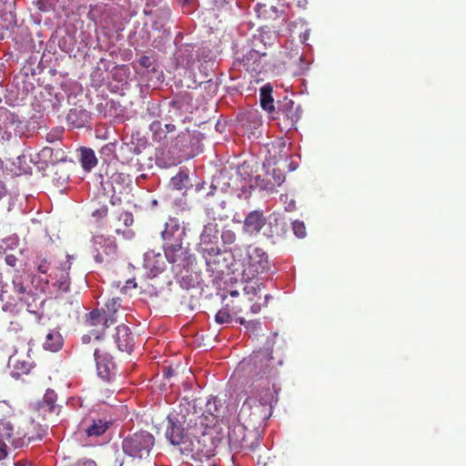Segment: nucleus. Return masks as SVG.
I'll return each instance as SVG.
<instances>
[{"instance_id": "obj_1", "label": "nucleus", "mask_w": 466, "mask_h": 466, "mask_svg": "<svg viewBox=\"0 0 466 466\" xmlns=\"http://www.w3.org/2000/svg\"><path fill=\"white\" fill-rule=\"evenodd\" d=\"M272 357L268 350L253 352L248 360L241 362V367L248 373L251 380L248 386V396L239 412L238 420L248 425L251 430L259 432L265 421L271 416L270 372Z\"/></svg>"}, {"instance_id": "obj_2", "label": "nucleus", "mask_w": 466, "mask_h": 466, "mask_svg": "<svg viewBox=\"0 0 466 466\" xmlns=\"http://www.w3.org/2000/svg\"><path fill=\"white\" fill-rule=\"evenodd\" d=\"M166 437L179 451L195 461H203L215 456L216 444L211 430L196 424L185 432V430L174 422L166 431Z\"/></svg>"}, {"instance_id": "obj_3", "label": "nucleus", "mask_w": 466, "mask_h": 466, "mask_svg": "<svg viewBox=\"0 0 466 466\" xmlns=\"http://www.w3.org/2000/svg\"><path fill=\"white\" fill-rule=\"evenodd\" d=\"M35 263L39 275H34L31 278V284L35 285L36 289L45 292L48 284L52 282L61 291L69 290V270L71 268L69 256L56 258L46 255L37 258Z\"/></svg>"}, {"instance_id": "obj_4", "label": "nucleus", "mask_w": 466, "mask_h": 466, "mask_svg": "<svg viewBox=\"0 0 466 466\" xmlns=\"http://www.w3.org/2000/svg\"><path fill=\"white\" fill-rule=\"evenodd\" d=\"M154 445L155 437L147 431H139L124 437L122 451L133 459L143 460L149 456Z\"/></svg>"}, {"instance_id": "obj_5", "label": "nucleus", "mask_w": 466, "mask_h": 466, "mask_svg": "<svg viewBox=\"0 0 466 466\" xmlns=\"http://www.w3.org/2000/svg\"><path fill=\"white\" fill-rule=\"evenodd\" d=\"M269 269L267 253L260 248L248 247L247 259L243 263V277L252 279Z\"/></svg>"}, {"instance_id": "obj_6", "label": "nucleus", "mask_w": 466, "mask_h": 466, "mask_svg": "<svg viewBox=\"0 0 466 466\" xmlns=\"http://www.w3.org/2000/svg\"><path fill=\"white\" fill-rule=\"evenodd\" d=\"M259 432L251 430L243 421H238L228 430L229 445L234 449H252L258 443Z\"/></svg>"}, {"instance_id": "obj_7", "label": "nucleus", "mask_w": 466, "mask_h": 466, "mask_svg": "<svg viewBox=\"0 0 466 466\" xmlns=\"http://www.w3.org/2000/svg\"><path fill=\"white\" fill-rule=\"evenodd\" d=\"M66 153L61 147H43L35 157L34 166L35 168V179H40L46 176V171L49 167L61 162H66Z\"/></svg>"}, {"instance_id": "obj_8", "label": "nucleus", "mask_w": 466, "mask_h": 466, "mask_svg": "<svg viewBox=\"0 0 466 466\" xmlns=\"http://www.w3.org/2000/svg\"><path fill=\"white\" fill-rule=\"evenodd\" d=\"M31 315H34L38 319V322L36 327L35 328V334L38 339H44L43 348L46 350H50L53 352L58 351L63 347V338L61 334L50 329H45L44 326L46 324V321H49L48 318L39 317L36 311L31 310Z\"/></svg>"}, {"instance_id": "obj_9", "label": "nucleus", "mask_w": 466, "mask_h": 466, "mask_svg": "<svg viewBox=\"0 0 466 466\" xmlns=\"http://www.w3.org/2000/svg\"><path fill=\"white\" fill-rule=\"evenodd\" d=\"M301 116L299 106H297L291 99H284L279 106L276 118L279 119L282 128L290 130L296 129L297 123Z\"/></svg>"}, {"instance_id": "obj_10", "label": "nucleus", "mask_w": 466, "mask_h": 466, "mask_svg": "<svg viewBox=\"0 0 466 466\" xmlns=\"http://www.w3.org/2000/svg\"><path fill=\"white\" fill-rule=\"evenodd\" d=\"M96 254L95 260L97 263L109 264L117 258V245L115 239L97 237L95 239Z\"/></svg>"}, {"instance_id": "obj_11", "label": "nucleus", "mask_w": 466, "mask_h": 466, "mask_svg": "<svg viewBox=\"0 0 466 466\" xmlns=\"http://www.w3.org/2000/svg\"><path fill=\"white\" fill-rule=\"evenodd\" d=\"M94 356L98 376L107 382L113 380L116 377V365L113 361V358L109 354L97 349L95 350Z\"/></svg>"}, {"instance_id": "obj_12", "label": "nucleus", "mask_w": 466, "mask_h": 466, "mask_svg": "<svg viewBox=\"0 0 466 466\" xmlns=\"http://www.w3.org/2000/svg\"><path fill=\"white\" fill-rule=\"evenodd\" d=\"M113 339L120 351L130 353L133 350L135 345L134 336L127 325H118L115 329Z\"/></svg>"}, {"instance_id": "obj_13", "label": "nucleus", "mask_w": 466, "mask_h": 466, "mask_svg": "<svg viewBox=\"0 0 466 466\" xmlns=\"http://www.w3.org/2000/svg\"><path fill=\"white\" fill-rule=\"evenodd\" d=\"M165 257L171 264H184L187 258V248L183 247V240L163 244Z\"/></svg>"}, {"instance_id": "obj_14", "label": "nucleus", "mask_w": 466, "mask_h": 466, "mask_svg": "<svg viewBox=\"0 0 466 466\" xmlns=\"http://www.w3.org/2000/svg\"><path fill=\"white\" fill-rule=\"evenodd\" d=\"M266 224V218L262 211L253 210L244 219L243 231L249 235L258 233Z\"/></svg>"}, {"instance_id": "obj_15", "label": "nucleus", "mask_w": 466, "mask_h": 466, "mask_svg": "<svg viewBox=\"0 0 466 466\" xmlns=\"http://www.w3.org/2000/svg\"><path fill=\"white\" fill-rule=\"evenodd\" d=\"M184 232L181 229L178 219L169 218L166 223L165 229L161 232L164 244L183 240Z\"/></svg>"}, {"instance_id": "obj_16", "label": "nucleus", "mask_w": 466, "mask_h": 466, "mask_svg": "<svg viewBox=\"0 0 466 466\" xmlns=\"http://www.w3.org/2000/svg\"><path fill=\"white\" fill-rule=\"evenodd\" d=\"M210 218L211 221L204 226L203 231L200 234V245H213L217 243L219 228L216 223L218 218L215 217L214 212H212ZM218 219L222 220L223 218L218 217Z\"/></svg>"}, {"instance_id": "obj_17", "label": "nucleus", "mask_w": 466, "mask_h": 466, "mask_svg": "<svg viewBox=\"0 0 466 466\" xmlns=\"http://www.w3.org/2000/svg\"><path fill=\"white\" fill-rule=\"evenodd\" d=\"M29 69L24 66L13 78V86L16 89L17 98L25 100L29 94V82L27 76Z\"/></svg>"}, {"instance_id": "obj_18", "label": "nucleus", "mask_w": 466, "mask_h": 466, "mask_svg": "<svg viewBox=\"0 0 466 466\" xmlns=\"http://www.w3.org/2000/svg\"><path fill=\"white\" fill-rule=\"evenodd\" d=\"M66 120L70 127L82 128L88 125L91 120V115L82 107H75L69 110Z\"/></svg>"}, {"instance_id": "obj_19", "label": "nucleus", "mask_w": 466, "mask_h": 466, "mask_svg": "<svg viewBox=\"0 0 466 466\" xmlns=\"http://www.w3.org/2000/svg\"><path fill=\"white\" fill-rule=\"evenodd\" d=\"M66 162H61L52 166L53 174L51 176V182L56 187H63L69 180V167H66Z\"/></svg>"}, {"instance_id": "obj_20", "label": "nucleus", "mask_w": 466, "mask_h": 466, "mask_svg": "<svg viewBox=\"0 0 466 466\" xmlns=\"http://www.w3.org/2000/svg\"><path fill=\"white\" fill-rule=\"evenodd\" d=\"M56 399L57 396L55 390H47L46 391L43 400L36 406L37 411L43 418H45L47 413L55 411Z\"/></svg>"}, {"instance_id": "obj_21", "label": "nucleus", "mask_w": 466, "mask_h": 466, "mask_svg": "<svg viewBox=\"0 0 466 466\" xmlns=\"http://www.w3.org/2000/svg\"><path fill=\"white\" fill-rule=\"evenodd\" d=\"M13 436V427L9 422L0 420V461L6 458L7 441L9 442Z\"/></svg>"}, {"instance_id": "obj_22", "label": "nucleus", "mask_w": 466, "mask_h": 466, "mask_svg": "<svg viewBox=\"0 0 466 466\" xmlns=\"http://www.w3.org/2000/svg\"><path fill=\"white\" fill-rule=\"evenodd\" d=\"M86 324L88 327L101 326L102 330H105L106 328L110 327V324L106 319V316L103 314L101 309H94L86 314Z\"/></svg>"}, {"instance_id": "obj_23", "label": "nucleus", "mask_w": 466, "mask_h": 466, "mask_svg": "<svg viewBox=\"0 0 466 466\" xmlns=\"http://www.w3.org/2000/svg\"><path fill=\"white\" fill-rule=\"evenodd\" d=\"M120 307V299L112 298L111 299H108L106 301V303L105 304V308L101 309L103 314L106 316V319L110 326L116 322V314Z\"/></svg>"}, {"instance_id": "obj_24", "label": "nucleus", "mask_w": 466, "mask_h": 466, "mask_svg": "<svg viewBox=\"0 0 466 466\" xmlns=\"http://www.w3.org/2000/svg\"><path fill=\"white\" fill-rule=\"evenodd\" d=\"M9 362L13 366L12 377L19 379L22 375H27L29 372V363L25 360H21L17 353L11 356Z\"/></svg>"}, {"instance_id": "obj_25", "label": "nucleus", "mask_w": 466, "mask_h": 466, "mask_svg": "<svg viewBox=\"0 0 466 466\" xmlns=\"http://www.w3.org/2000/svg\"><path fill=\"white\" fill-rule=\"evenodd\" d=\"M79 161L86 171H90L97 165V158L94 150L88 147L80 148Z\"/></svg>"}, {"instance_id": "obj_26", "label": "nucleus", "mask_w": 466, "mask_h": 466, "mask_svg": "<svg viewBox=\"0 0 466 466\" xmlns=\"http://www.w3.org/2000/svg\"><path fill=\"white\" fill-rule=\"evenodd\" d=\"M242 121L247 130L250 131L252 135H255V130L258 129L262 124L261 117L257 110L246 113Z\"/></svg>"}, {"instance_id": "obj_27", "label": "nucleus", "mask_w": 466, "mask_h": 466, "mask_svg": "<svg viewBox=\"0 0 466 466\" xmlns=\"http://www.w3.org/2000/svg\"><path fill=\"white\" fill-rule=\"evenodd\" d=\"M260 106L261 107L268 111L271 112L274 110V101L272 97V87L270 85H265L260 88Z\"/></svg>"}, {"instance_id": "obj_28", "label": "nucleus", "mask_w": 466, "mask_h": 466, "mask_svg": "<svg viewBox=\"0 0 466 466\" xmlns=\"http://www.w3.org/2000/svg\"><path fill=\"white\" fill-rule=\"evenodd\" d=\"M108 427L109 422L106 420L101 419L93 420L91 425L86 428V432L89 437H98L105 433Z\"/></svg>"}, {"instance_id": "obj_29", "label": "nucleus", "mask_w": 466, "mask_h": 466, "mask_svg": "<svg viewBox=\"0 0 466 466\" xmlns=\"http://www.w3.org/2000/svg\"><path fill=\"white\" fill-rule=\"evenodd\" d=\"M176 127L173 124H166L165 130L161 127V123L155 121L150 125V130L153 132L156 140H162L167 137V134L175 131Z\"/></svg>"}, {"instance_id": "obj_30", "label": "nucleus", "mask_w": 466, "mask_h": 466, "mask_svg": "<svg viewBox=\"0 0 466 466\" xmlns=\"http://www.w3.org/2000/svg\"><path fill=\"white\" fill-rule=\"evenodd\" d=\"M259 55L258 52L256 50H250L248 51L242 58V64L246 70L248 71H255L257 70V67L253 66L258 58Z\"/></svg>"}, {"instance_id": "obj_31", "label": "nucleus", "mask_w": 466, "mask_h": 466, "mask_svg": "<svg viewBox=\"0 0 466 466\" xmlns=\"http://www.w3.org/2000/svg\"><path fill=\"white\" fill-rule=\"evenodd\" d=\"M31 426H33V430L35 431V434L31 433V441L36 440L41 441L46 435L47 427L46 425H41L40 423L34 424L31 422Z\"/></svg>"}, {"instance_id": "obj_32", "label": "nucleus", "mask_w": 466, "mask_h": 466, "mask_svg": "<svg viewBox=\"0 0 466 466\" xmlns=\"http://www.w3.org/2000/svg\"><path fill=\"white\" fill-rule=\"evenodd\" d=\"M231 319V315L227 307L219 309L215 316V320L218 324L229 323Z\"/></svg>"}, {"instance_id": "obj_33", "label": "nucleus", "mask_w": 466, "mask_h": 466, "mask_svg": "<svg viewBox=\"0 0 466 466\" xmlns=\"http://www.w3.org/2000/svg\"><path fill=\"white\" fill-rule=\"evenodd\" d=\"M237 235L231 228H225L221 232V240L224 245H231L235 243Z\"/></svg>"}, {"instance_id": "obj_34", "label": "nucleus", "mask_w": 466, "mask_h": 466, "mask_svg": "<svg viewBox=\"0 0 466 466\" xmlns=\"http://www.w3.org/2000/svg\"><path fill=\"white\" fill-rule=\"evenodd\" d=\"M292 229L294 234L299 238H302L306 236V227L305 224L302 221L295 220L292 223Z\"/></svg>"}, {"instance_id": "obj_35", "label": "nucleus", "mask_w": 466, "mask_h": 466, "mask_svg": "<svg viewBox=\"0 0 466 466\" xmlns=\"http://www.w3.org/2000/svg\"><path fill=\"white\" fill-rule=\"evenodd\" d=\"M239 324L245 326V328L250 331H256L260 325V322L258 320H248L247 321L244 318H239L238 319Z\"/></svg>"}, {"instance_id": "obj_36", "label": "nucleus", "mask_w": 466, "mask_h": 466, "mask_svg": "<svg viewBox=\"0 0 466 466\" xmlns=\"http://www.w3.org/2000/svg\"><path fill=\"white\" fill-rule=\"evenodd\" d=\"M11 118H13V116L11 113L5 107H0V129L6 127V123Z\"/></svg>"}, {"instance_id": "obj_37", "label": "nucleus", "mask_w": 466, "mask_h": 466, "mask_svg": "<svg viewBox=\"0 0 466 466\" xmlns=\"http://www.w3.org/2000/svg\"><path fill=\"white\" fill-rule=\"evenodd\" d=\"M112 184H113V189L115 192H116V187L114 186L115 183H127V185L129 184L130 180L127 176H126L123 173L115 174L112 177Z\"/></svg>"}, {"instance_id": "obj_38", "label": "nucleus", "mask_w": 466, "mask_h": 466, "mask_svg": "<svg viewBox=\"0 0 466 466\" xmlns=\"http://www.w3.org/2000/svg\"><path fill=\"white\" fill-rule=\"evenodd\" d=\"M274 223L277 228L276 235L282 236L286 232L287 223L282 218H275Z\"/></svg>"}, {"instance_id": "obj_39", "label": "nucleus", "mask_w": 466, "mask_h": 466, "mask_svg": "<svg viewBox=\"0 0 466 466\" xmlns=\"http://www.w3.org/2000/svg\"><path fill=\"white\" fill-rule=\"evenodd\" d=\"M17 163L19 165V173L18 175H21L23 173H27V170H28V166L26 165V161H25V156L23 155V156H19L17 157Z\"/></svg>"}, {"instance_id": "obj_40", "label": "nucleus", "mask_w": 466, "mask_h": 466, "mask_svg": "<svg viewBox=\"0 0 466 466\" xmlns=\"http://www.w3.org/2000/svg\"><path fill=\"white\" fill-rule=\"evenodd\" d=\"M62 134H63V129L56 128L47 134L46 139L49 142H55L56 140H58L61 137Z\"/></svg>"}, {"instance_id": "obj_41", "label": "nucleus", "mask_w": 466, "mask_h": 466, "mask_svg": "<svg viewBox=\"0 0 466 466\" xmlns=\"http://www.w3.org/2000/svg\"><path fill=\"white\" fill-rule=\"evenodd\" d=\"M138 63L141 66H143L145 68H149L153 65L151 58L147 56H142L139 58Z\"/></svg>"}, {"instance_id": "obj_42", "label": "nucleus", "mask_w": 466, "mask_h": 466, "mask_svg": "<svg viewBox=\"0 0 466 466\" xmlns=\"http://www.w3.org/2000/svg\"><path fill=\"white\" fill-rule=\"evenodd\" d=\"M74 466H96L95 461L92 460H79Z\"/></svg>"}, {"instance_id": "obj_43", "label": "nucleus", "mask_w": 466, "mask_h": 466, "mask_svg": "<svg viewBox=\"0 0 466 466\" xmlns=\"http://www.w3.org/2000/svg\"><path fill=\"white\" fill-rule=\"evenodd\" d=\"M106 214H107V208L106 207H103V208L96 209V211L93 212L94 217H99V218L105 217Z\"/></svg>"}, {"instance_id": "obj_44", "label": "nucleus", "mask_w": 466, "mask_h": 466, "mask_svg": "<svg viewBox=\"0 0 466 466\" xmlns=\"http://www.w3.org/2000/svg\"><path fill=\"white\" fill-rule=\"evenodd\" d=\"M178 109H179V107L177 106V103L172 102L171 103V109L168 111V113L170 114L169 115V118L171 120H174L172 115H176L177 116Z\"/></svg>"}, {"instance_id": "obj_45", "label": "nucleus", "mask_w": 466, "mask_h": 466, "mask_svg": "<svg viewBox=\"0 0 466 466\" xmlns=\"http://www.w3.org/2000/svg\"><path fill=\"white\" fill-rule=\"evenodd\" d=\"M296 5L297 6L299 7H302V6H305V5L307 4V0H292L290 2H289V5Z\"/></svg>"}, {"instance_id": "obj_46", "label": "nucleus", "mask_w": 466, "mask_h": 466, "mask_svg": "<svg viewBox=\"0 0 466 466\" xmlns=\"http://www.w3.org/2000/svg\"><path fill=\"white\" fill-rule=\"evenodd\" d=\"M6 194V188L4 182L0 179V198L5 197Z\"/></svg>"}, {"instance_id": "obj_47", "label": "nucleus", "mask_w": 466, "mask_h": 466, "mask_svg": "<svg viewBox=\"0 0 466 466\" xmlns=\"http://www.w3.org/2000/svg\"><path fill=\"white\" fill-rule=\"evenodd\" d=\"M260 304L258 303H254L251 307H250V310L253 312V313H258L260 311Z\"/></svg>"}, {"instance_id": "obj_48", "label": "nucleus", "mask_w": 466, "mask_h": 466, "mask_svg": "<svg viewBox=\"0 0 466 466\" xmlns=\"http://www.w3.org/2000/svg\"><path fill=\"white\" fill-rule=\"evenodd\" d=\"M164 374L167 378H169L173 375V370L171 368H165Z\"/></svg>"}, {"instance_id": "obj_49", "label": "nucleus", "mask_w": 466, "mask_h": 466, "mask_svg": "<svg viewBox=\"0 0 466 466\" xmlns=\"http://www.w3.org/2000/svg\"><path fill=\"white\" fill-rule=\"evenodd\" d=\"M245 289L247 290L248 294H249V293L256 294L257 288H255L254 286H250V287H246Z\"/></svg>"}, {"instance_id": "obj_50", "label": "nucleus", "mask_w": 466, "mask_h": 466, "mask_svg": "<svg viewBox=\"0 0 466 466\" xmlns=\"http://www.w3.org/2000/svg\"><path fill=\"white\" fill-rule=\"evenodd\" d=\"M208 252L211 254V253H214V254H218L219 253V249L218 247H211L208 250Z\"/></svg>"}, {"instance_id": "obj_51", "label": "nucleus", "mask_w": 466, "mask_h": 466, "mask_svg": "<svg viewBox=\"0 0 466 466\" xmlns=\"http://www.w3.org/2000/svg\"><path fill=\"white\" fill-rule=\"evenodd\" d=\"M17 290L20 294H24L25 292V288L23 285H17Z\"/></svg>"}, {"instance_id": "obj_52", "label": "nucleus", "mask_w": 466, "mask_h": 466, "mask_svg": "<svg viewBox=\"0 0 466 466\" xmlns=\"http://www.w3.org/2000/svg\"><path fill=\"white\" fill-rule=\"evenodd\" d=\"M36 5H38V8L41 10V11H45L46 10V5L41 3L40 1H37L36 2Z\"/></svg>"}, {"instance_id": "obj_53", "label": "nucleus", "mask_w": 466, "mask_h": 466, "mask_svg": "<svg viewBox=\"0 0 466 466\" xmlns=\"http://www.w3.org/2000/svg\"><path fill=\"white\" fill-rule=\"evenodd\" d=\"M14 260H15V258L13 257H10V256L6 257L7 264L14 266V263H13Z\"/></svg>"}, {"instance_id": "obj_54", "label": "nucleus", "mask_w": 466, "mask_h": 466, "mask_svg": "<svg viewBox=\"0 0 466 466\" xmlns=\"http://www.w3.org/2000/svg\"><path fill=\"white\" fill-rule=\"evenodd\" d=\"M82 339H83V342L87 343L90 341V336L85 335V336H83Z\"/></svg>"}, {"instance_id": "obj_55", "label": "nucleus", "mask_w": 466, "mask_h": 466, "mask_svg": "<svg viewBox=\"0 0 466 466\" xmlns=\"http://www.w3.org/2000/svg\"><path fill=\"white\" fill-rule=\"evenodd\" d=\"M92 335L95 336L96 339H100V334L98 331H96L95 329L91 331Z\"/></svg>"}, {"instance_id": "obj_56", "label": "nucleus", "mask_w": 466, "mask_h": 466, "mask_svg": "<svg viewBox=\"0 0 466 466\" xmlns=\"http://www.w3.org/2000/svg\"><path fill=\"white\" fill-rule=\"evenodd\" d=\"M238 291H231V293H230V295H231L232 297H236V296H238Z\"/></svg>"}, {"instance_id": "obj_57", "label": "nucleus", "mask_w": 466, "mask_h": 466, "mask_svg": "<svg viewBox=\"0 0 466 466\" xmlns=\"http://www.w3.org/2000/svg\"><path fill=\"white\" fill-rule=\"evenodd\" d=\"M30 174H31V176H33V175H34V172H33V170H32V169H31V171H30Z\"/></svg>"}]
</instances>
